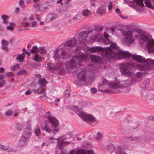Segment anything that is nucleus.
I'll return each instance as SVG.
<instances>
[{
  "label": "nucleus",
  "mask_w": 154,
  "mask_h": 154,
  "mask_svg": "<svg viewBox=\"0 0 154 154\" xmlns=\"http://www.w3.org/2000/svg\"><path fill=\"white\" fill-rule=\"evenodd\" d=\"M116 44L111 43L109 47L107 48L99 46L93 47H87L86 50L92 53L100 52L101 55L105 58L109 59H117L120 58H131L133 60L138 63H144L143 66H140V69L143 71L148 70L153 67V60L149 59L146 60L143 57L137 54H132L126 51H123L119 49Z\"/></svg>",
  "instance_id": "1"
},
{
  "label": "nucleus",
  "mask_w": 154,
  "mask_h": 154,
  "mask_svg": "<svg viewBox=\"0 0 154 154\" xmlns=\"http://www.w3.org/2000/svg\"><path fill=\"white\" fill-rule=\"evenodd\" d=\"M77 43L76 39L73 38L66 42L64 44L60 45L54 51L53 57L56 61H59L60 57L63 59L69 58L72 52L71 48L73 47Z\"/></svg>",
  "instance_id": "2"
},
{
  "label": "nucleus",
  "mask_w": 154,
  "mask_h": 154,
  "mask_svg": "<svg viewBox=\"0 0 154 154\" xmlns=\"http://www.w3.org/2000/svg\"><path fill=\"white\" fill-rule=\"evenodd\" d=\"M131 84V80L129 79L124 81H118L115 82L111 81L109 82L106 79L103 80L102 83L99 84V87L102 88H106V85L109 87L111 89H115L114 90L106 89L104 91V92L109 94H113L119 93L122 91L119 88H124L130 85Z\"/></svg>",
  "instance_id": "3"
},
{
  "label": "nucleus",
  "mask_w": 154,
  "mask_h": 154,
  "mask_svg": "<svg viewBox=\"0 0 154 154\" xmlns=\"http://www.w3.org/2000/svg\"><path fill=\"white\" fill-rule=\"evenodd\" d=\"M88 59V55L83 52H79L75 56L72 57V59L66 65V68L67 69H72L75 68L76 66L77 61L79 65L81 66L82 65L83 61L87 60Z\"/></svg>",
  "instance_id": "4"
},
{
  "label": "nucleus",
  "mask_w": 154,
  "mask_h": 154,
  "mask_svg": "<svg viewBox=\"0 0 154 154\" xmlns=\"http://www.w3.org/2000/svg\"><path fill=\"white\" fill-rule=\"evenodd\" d=\"M47 118L48 122L51 124V128H53V129H50L47 123H45V126L42 128V130L45 131L47 132H49L51 131H55V133H53L54 135L56 133L58 132L59 131V129L57 128H56V127L58 125L59 122L56 118L50 116H48Z\"/></svg>",
  "instance_id": "5"
},
{
  "label": "nucleus",
  "mask_w": 154,
  "mask_h": 154,
  "mask_svg": "<svg viewBox=\"0 0 154 154\" xmlns=\"http://www.w3.org/2000/svg\"><path fill=\"white\" fill-rule=\"evenodd\" d=\"M133 66V64L131 63H123L120 64V70L125 76H130L133 75L131 70Z\"/></svg>",
  "instance_id": "6"
},
{
  "label": "nucleus",
  "mask_w": 154,
  "mask_h": 154,
  "mask_svg": "<svg viewBox=\"0 0 154 154\" xmlns=\"http://www.w3.org/2000/svg\"><path fill=\"white\" fill-rule=\"evenodd\" d=\"M140 38L143 41L147 42L146 47L148 49L149 52L151 53L154 51V40H149L148 36L144 34H141Z\"/></svg>",
  "instance_id": "7"
},
{
  "label": "nucleus",
  "mask_w": 154,
  "mask_h": 154,
  "mask_svg": "<svg viewBox=\"0 0 154 154\" xmlns=\"http://www.w3.org/2000/svg\"><path fill=\"white\" fill-rule=\"evenodd\" d=\"M123 1L125 3L127 4L133 9H136L137 6L140 7L144 6L143 3V0H133L132 1H130L129 0H123Z\"/></svg>",
  "instance_id": "8"
},
{
  "label": "nucleus",
  "mask_w": 154,
  "mask_h": 154,
  "mask_svg": "<svg viewBox=\"0 0 154 154\" xmlns=\"http://www.w3.org/2000/svg\"><path fill=\"white\" fill-rule=\"evenodd\" d=\"M121 31H122V34L124 36H125L123 42L124 44L127 45H129L133 42L134 40L132 38V33L131 31L126 30L122 31V29H121Z\"/></svg>",
  "instance_id": "9"
},
{
  "label": "nucleus",
  "mask_w": 154,
  "mask_h": 154,
  "mask_svg": "<svg viewBox=\"0 0 154 154\" xmlns=\"http://www.w3.org/2000/svg\"><path fill=\"white\" fill-rule=\"evenodd\" d=\"M79 116L85 121L91 125H94L93 123L97 122L96 119L91 115L81 112L79 113Z\"/></svg>",
  "instance_id": "10"
},
{
  "label": "nucleus",
  "mask_w": 154,
  "mask_h": 154,
  "mask_svg": "<svg viewBox=\"0 0 154 154\" xmlns=\"http://www.w3.org/2000/svg\"><path fill=\"white\" fill-rule=\"evenodd\" d=\"M90 32L87 30H84L79 34V36L78 37V39L80 44L84 43L85 42L86 38Z\"/></svg>",
  "instance_id": "11"
},
{
  "label": "nucleus",
  "mask_w": 154,
  "mask_h": 154,
  "mask_svg": "<svg viewBox=\"0 0 154 154\" xmlns=\"http://www.w3.org/2000/svg\"><path fill=\"white\" fill-rule=\"evenodd\" d=\"M31 135V128L29 127H27L25 128L21 136L27 140L29 139Z\"/></svg>",
  "instance_id": "12"
},
{
  "label": "nucleus",
  "mask_w": 154,
  "mask_h": 154,
  "mask_svg": "<svg viewBox=\"0 0 154 154\" xmlns=\"http://www.w3.org/2000/svg\"><path fill=\"white\" fill-rule=\"evenodd\" d=\"M144 137L140 136L135 137L131 136L128 138V140H130L133 143H136L139 142L143 140Z\"/></svg>",
  "instance_id": "13"
},
{
  "label": "nucleus",
  "mask_w": 154,
  "mask_h": 154,
  "mask_svg": "<svg viewBox=\"0 0 154 154\" xmlns=\"http://www.w3.org/2000/svg\"><path fill=\"white\" fill-rule=\"evenodd\" d=\"M86 72L85 71H82L79 72L77 75V78L79 81H85L86 78Z\"/></svg>",
  "instance_id": "14"
},
{
  "label": "nucleus",
  "mask_w": 154,
  "mask_h": 154,
  "mask_svg": "<svg viewBox=\"0 0 154 154\" xmlns=\"http://www.w3.org/2000/svg\"><path fill=\"white\" fill-rule=\"evenodd\" d=\"M150 82L148 79H146L143 81L142 84L140 85V87L142 91L148 90V88L147 86L149 85Z\"/></svg>",
  "instance_id": "15"
},
{
  "label": "nucleus",
  "mask_w": 154,
  "mask_h": 154,
  "mask_svg": "<svg viewBox=\"0 0 154 154\" xmlns=\"http://www.w3.org/2000/svg\"><path fill=\"white\" fill-rule=\"evenodd\" d=\"M50 5L48 3H43L39 5L38 10L40 11H45L49 8Z\"/></svg>",
  "instance_id": "16"
},
{
  "label": "nucleus",
  "mask_w": 154,
  "mask_h": 154,
  "mask_svg": "<svg viewBox=\"0 0 154 154\" xmlns=\"http://www.w3.org/2000/svg\"><path fill=\"white\" fill-rule=\"evenodd\" d=\"M62 66V64H60L58 66V65H56V66L55 67L54 65L53 64L51 63L50 64L48 65V67L49 70L53 72L56 69H60V68H61Z\"/></svg>",
  "instance_id": "17"
},
{
  "label": "nucleus",
  "mask_w": 154,
  "mask_h": 154,
  "mask_svg": "<svg viewBox=\"0 0 154 154\" xmlns=\"http://www.w3.org/2000/svg\"><path fill=\"white\" fill-rule=\"evenodd\" d=\"M115 154H127L125 152L124 148L120 146H115Z\"/></svg>",
  "instance_id": "18"
},
{
  "label": "nucleus",
  "mask_w": 154,
  "mask_h": 154,
  "mask_svg": "<svg viewBox=\"0 0 154 154\" xmlns=\"http://www.w3.org/2000/svg\"><path fill=\"white\" fill-rule=\"evenodd\" d=\"M90 58L92 62L94 63H98L101 61V58L98 56L94 55H90Z\"/></svg>",
  "instance_id": "19"
},
{
  "label": "nucleus",
  "mask_w": 154,
  "mask_h": 154,
  "mask_svg": "<svg viewBox=\"0 0 154 154\" xmlns=\"http://www.w3.org/2000/svg\"><path fill=\"white\" fill-rule=\"evenodd\" d=\"M56 141L58 142V148L60 149H62L63 147V145L65 144L63 140L60 137H58L57 138L55 139Z\"/></svg>",
  "instance_id": "20"
},
{
  "label": "nucleus",
  "mask_w": 154,
  "mask_h": 154,
  "mask_svg": "<svg viewBox=\"0 0 154 154\" xmlns=\"http://www.w3.org/2000/svg\"><path fill=\"white\" fill-rule=\"evenodd\" d=\"M58 17L57 14H51L48 15L46 19L48 21H51L55 20Z\"/></svg>",
  "instance_id": "21"
},
{
  "label": "nucleus",
  "mask_w": 154,
  "mask_h": 154,
  "mask_svg": "<svg viewBox=\"0 0 154 154\" xmlns=\"http://www.w3.org/2000/svg\"><path fill=\"white\" fill-rule=\"evenodd\" d=\"M85 71L86 72V75H87L88 78V80L90 82H91L92 79L94 77V72H93L88 71L86 70Z\"/></svg>",
  "instance_id": "22"
},
{
  "label": "nucleus",
  "mask_w": 154,
  "mask_h": 154,
  "mask_svg": "<svg viewBox=\"0 0 154 154\" xmlns=\"http://www.w3.org/2000/svg\"><path fill=\"white\" fill-rule=\"evenodd\" d=\"M144 0H143V3ZM151 0H144V4L146 6L149 8L153 9L154 8V4L152 3Z\"/></svg>",
  "instance_id": "23"
},
{
  "label": "nucleus",
  "mask_w": 154,
  "mask_h": 154,
  "mask_svg": "<svg viewBox=\"0 0 154 154\" xmlns=\"http://www.w3.org/2000/svg\"><path fill=\"white\" fill-rule=\"evenodd\" d=\"M25 55L24 53H22L18 55L16 58V60H18L19 62L22 63L25 60Z\"/></svg>",
  "instance_id": "24"
},
{
  "label": "nucleus",
  "mask_w": 154,
  "mask_h": 154,
  "mask_svg": "<svg viewBox=\"0 0 154 154\" xmlns=\"http://www.w3.org/2000/svg\"><path fill=\"white\" fill-rule=\"evenodd\" d=\"M144 72H138L136 73L135 75V79L137 81H140L143 75Z\"/></svg>",
  "instance_id": "25"
},
{
  "label": "nucleus",
  "mask_w": 154,
  "mask_h": 154,
  "mask_svg": "<svg viewBox=\"0 0 154 154\" xmlns=\"http://www.w3.org/2000/svg\"><path fill=\"white\" fill-rule=\"evenodd\" d=\"M1 18L2 20V23L3 24L7 25L9 24V22L8 19L9 18L8 16L6 15H2L1 16Z\"/></svg>",
  "instance_id": "26"
},
{
  "label": "nucleus",
  "mask_w": 154,
  "mask_h": 154,
  "mask_svg": "<svg viewBox=\"0 0 154 154\" xmlns=\"http://www.w3.org/2000/svg\"><path fill=\"white\" fill-rule=\"evenodd\" d=\"M8 43V42L6 41L5 40L2 41V50H5L6 51H8V48L7 46Z\"/></svg>",
  "instance_id": "27"
},
{
  "label": "nucleus",
  "mask_w": 154,
  "mask_h": 154,
  "mask_svg": "<svg viewBox=\"0 0 154 154\" xmlns=\"http://www.w3.org/2000/svg\"><path fill=\"white\" fill-rule=\"evenodd\" d=\"M115 146L113 144H109L107 146V148L108 151L109 153H111L114 151H115Z\"/></svg>",
  "instance_id": "28"
},
{
  "label": "nucleus",
  "mask_w": 154,
  "mask_h": 154,
  "mask_svg": "<svg viewBox=\"0 0 154 154\" xmlns=\"http://www.w3.org/2000/svg\"><path fill=\"white\" fill-rule=\"evenodd\" d=\"M27 140L21 136L20 137V139L19 141L18 145L20 146H24L26 144Z\"/></svg>",
  "instance_id": "29"
},
{
  "label": "nucleus",
  "mask_w": 154,
  "mask_h": 154,
  "mask_svg": "<svg viewBox=\"0 0 154 154\" xmlns=\"http://www.w3.org/2000/svg\"><path fill=\"white\" fill-rule=\"evenodd\" d=\"M33 59L37 62H40L42 61V58L41 56L38 53H36L35 54V57Z\"/></svg>",
  "instance_id": "30"
},
{
  "label": "nucleus",
  "mask_w": 154,
  "mask_h": 154,
  "mask_svg": "<svg viewBox=\"0 0 154 154\" xmlns=\"http://www.w3.org/2000/svg\"><path fill=\"white\" fill-rule=\"evenodd\" d=\"M0 148L3 149L6 151L8 152H11L13 151V149L9 146H6L4 145H1L0 146Z\"/></svg>",
  "instance_id": "31"
},
{
  "label": "nucleus",
  "mask_w": 154,
  "mask_h": 154,
  "mask_svg": "<svg viewBox=\"0 0 154 154\" xmlns=\"http://www.w3.org/2000/svg\"><path fill=\"white\" fill-rule=\"evenodd\" d=\"M104 38L102 39L103 42V43L108 44L109 43V40L108 38V37L109 36V35L107 34H104Z\"/></svg>",
  "instance_id": "32"
},
{
  "label": "nucleus",
  "mask_w": 154,
  "mask_h": 154,
  "mask_svg": "<svg viewBox=\"0 0 154 154\" xmlns=\"http://www.w3.org/2000/svg\"><path fill=\"white\" fill-rule=\"evenodd\" d=\"M34 132L36 136H39L41 134V131L38 127H36L34 129Z\"/></svg>",
  "instance_id": "33"
},
{
  "label": "nucleus",
  "mask_w": 154,
  "mask_h": 154,
  "mask_svg": "<svg viewBox=\"0 0 154 154\" xmlns=\"http://www.w3.org/2000/svg\"><path fill=\"white\" fill-rule=\"evenodd\" d=\"M38 48L37 46L35 45L33 46L30 51V52L32 54H35L36 52H38Z\"/></svg>",
  "instance_id": "34"
},
{
  "label": "nucleus",
  "mask_w": 154,
  "mask_h": 154,
  "mask_svg": "<svg viewBox=\"0 0 154 154\" xmlns=\"http://www.w3.org/2000/svg\"><path fill=\"white\" fill-rule=\"evenodd\" d=\"M105 10L103 8L100 7L98 8L97 12L98 14L102 15L105 13Z\"/></svg>",
  "instance_id": "35"
},
{
  "label": "nucleus",
  "mask_w": 154,
  "mask_h": 154,
  "mask_svg": "<svg viewBox=\"0 0 154 154\" xmlns=\"http://www.w3.org/2000/svg\"><path fill=\"white\" fill-rule=\"evenodd\" d=\"M39 84L40 85H45L47 83L46 80L44 78L40 79L39 81Z\"/></svg>",
  "instance_id": "36"
},
{
  "label": "nucleus",
  "mask_w": 154,
  "mask_h": 154,
  "mask_svg": "<svg viewBox=\"0 0 154 154\" xmlns=\"http://www.w3.org/2000/svg\"><path fill=\"white\" fill-rule=\"evenodd\" d=\"M27 74V72L26 71L24 70V69H22L18 72H17V75H26Z\"/></svg>",
  "instance_id": "37"
},
{
  "label": "nucleus",
  "mask_w": 154,
  "mask_h": 154,
  "mask_svg": "<svg viewBox=\"0 0 154 154\" xmlns=\"http://www.w3.org/2000/svg\"><path fill=\"white\" fill-rule=\"evenodd\" d=\"M23 126L22 123H18L16 125L15 127L17 130L19 131L22 129Z\"/></svg>",
  "instance_id": "38"
},
{
  "label": "nucleus",
  "mask_w": 154,
  "mask_h": 154,
  "mask_svg": "<svg viewBox=\"0 0 154 154\" xmlns=\"http://www.w3.org/2000/svg\"><path fill=\"white\" fill-rule=\"evenodd\" d=\"M46 51L44 47H41L38 51V52L40 53L41 54H44L46 53Z\"/></svg>",
  "instance_id": "39"
},
{
  "label": "nucleus",
  "mask_w": 154,
  "mask_h": 154,
  "mask_svg": "<svg viewBox=\"0 0 154 154\" xmlns=\"http://www.w3.org/2000/svg\"><path fill=\"white\" fill-rule=\"evenodd\" d=\"M14 24V23H9V26H7L6 29L8 30L12 31L14 29L13 26Z\"/></svg>",
  "instance_id": "40"
},
{
  "label": "nucleus",
  "mask_w": 154,
  "mask_h": 154,
  "mask_svg": "<svg viewBox=\"0 0 154 154\" xmlns=\"http://www.w3.org/2000/svg\"><path fill=\"white\" fill-rule=\"evenodd\" d=\"M94 29L96 31L100 32L103 30V27L101 26H96L94 27Z\"/></svg>",
  "instance_id": "41"
},
{
  "label": "nucleus",
  "mask_w": 154,
  "mask_h": 154,
  "mask_svg": "<svg viewBox=\"0 0 154 154\" xmlns=\"http://www.w3.org/2000/svg\"><path fill=\"white\" fill-rule=\"evenodd\" d=\"M90 14V11L88 10H86L82 12V14L84 16L89 15Z\"/></svg>",
  "instance_id": "42"
},
{
  "label": "nucleus",
  "mask_w": 154,
  "mask_h": 154,
  "mask_svg": "<svg viewBox=\"0 0 154 154\" xmlns=\"http://www.w3.org/2000/svg\"><path fill=\"white\" fill-rule=\"evenodd\" d=\"M70 90H66L64 93V96L66 98L69 97L70 95Z\"/></svg>",
  "instance_id": "43"
},
{
  "label": "nucleus",
  "mask_w": 154,
  "mask_h": 154,
  "mask_svg": "<svg viewBox=\"0 0 154 154\" xmlns=\"http://www.w3.org/2000/svg\"><path fill=\"white\" fill-rule=\"evenodd\" d=\"M42 89L41 88H40L34 91V92L35 94H39L42 93Z\"/></svg>",
  "instance_id": "44"
},
{
  "label": "nucleus",
  "mask_w": 154,
  "mask_h": 154,
  "mask_svg": "<svg viewBox=\"0 0 154 154\" xmlns=\"http://www.w3.org/2000/svg\"><path fill=\"white\" fill-rule=\"evenodd\" d=\"M116 13H117V14H119L122 18L123 19H126L128 18V17L127 16L124 17L122 15H121L120 14L121 11L119 8H117L116 9Z\"/></svg>",
  "instance_id": "45"
},
{
  "label": "nucleus",
  "mask_w": 154,
  "mask_h": 154,
  "mask_svg": "<svg viewBox=\"0 0 154 154\" xmlns=\"http://www.w3.org/2000/svg\"><path fill=\"white\" fill-rule=\"evenodd\" d=\"M102 137V134L99 132H98L97 133V136H96L95 138L96 140H98Z\"/></svg>",
  "instance_id": "46"
},
{
  "label": "nucleus",
  "mask_w": 154,
  "mask_h": 154,
  "mask_svg": "<svg viewBox=\"0 0 154 154\" xmlns=\"http://www.w3.org/2000/svg\"><path fill=\"white\" fill-rule=\"evenodd\" d=\"M13 111L11 109H10L6 112L5 113V115L7 116H10L13 113Z\"/></svg>",
  "instance_id": "47"
},
{
  "label": "nucleus",
  "mask_w": 154,
  "mask_h": 154,
  "mask_svg": "<svg viewBox=\"0 0 154 154\" xmlns=\"http://www.w3.org/2000/svg\"><path fill=\"white\" fill-rule=\"evenodd\" d=\"M19 68L20 65L18 64H17L12 67L11 68V70L12 71H14L16 69H19Z\"/></svg>",
  "instance_id": "48"
},
{
  "label": "nucleus",
  "mask_w": 154,
  "mask_h": 154,
  "mask_svg": "<svg viewBox=\"0 0 154 154\" xmlns=\"http://www.w3.org/2000/svg\"><path fill=\"white\" fill-rule=\"evenodd\" d=\"M19 5L22 8H25V6L24 4V1L23 0H20V1Z\"/></svg>",
  "instance_id": "49"
},
{
  "label": "nucleus",
  "mask_w": 154,
  "mask_h": 154,
  "mask_svg": "<svg viewBox=\"0 0 154 154\" xmlns=\"http://www.w3.org/2000/svg\"><path fill=\"white\" fill-rule=\"evenodd\" d=\"M55 140V139H54V137H51L49 138V142L50 143H55L54 140Z\"/></svg>",
  "instance_id": "50"
},
{
  "label": "nucleus",
  "mask_w": 154,
  "mask_h": 154,
  "mask_svg": "<svg viewBox=\"0 0 154 154\" xmlns=\"http://www.w3.org/2000/svg\"><path fill=\"white\" fill-rule=\"evenodd\" d=\"M108 8L109 10H110L112 9V2L110 1L109 3Z\"/></svg>",
  "instance_id": "51"
},
{
  "label": "nucleus",
  "mask_w": 154,
  "mask_h": 154,
  "mask_svg": "<svg viewBox=\"0 0 154 154\" xmlns=\"http://www.w3.org/2000/svg\"><path fill=\"white\" fill-rule=\"evenodd\" d=\"M91 91L92 93H95L97 92V90L96 88H93L91 89Z\"/></svg>",
  "instance_id": "52"
},
{
  "label": "nucleus",
  "mask_w": 154,
  "mask_h": 154,
  "mask_svg": "<svg viewBox=\"0 0 154 154\" xmlns=\"http://www.w3.org/2000/svg\"><path fill=\"white\" fill-rule=\"evenodd\" d=\"M14 74L10 72H8L7 74V76L8 77H10V76H14Z\"/></svg>",
  "instance_id": "53"
},
{
  "label": "nucleus",
  "mask_w": 154,
  "mask_h": 154,
  "mask_svg": "<svg viewBox=\"0 0 154 154\" xmlns=\"http://www.w3.org/2000/svg\"><path fill=\"white\" fill-rule=\"evenodd\" d=\"M5 84V82L4 80H2L0 82V87H2Z\"/></svg>",
  "instance_id": "54"
},
{
  "label": "nucleus",
  "mask_w": 154,
  "mask_h": 154,
  "mask_svg": "<svg viewBox=\"0 0 154 154\" xmlns=\"http://www.w3.org/2000/svg\"><path fill=\"white\" fill-rule=\"evenodd\" d=\"M31 93V91L30 89H28V90L26 92L25 94L26 95H29Z\"/></svg>",
  "instance_id": "55"
},
{
  "label": "nucleus",
  "mask_w": 154,
  "mask_h": 154,
  "mask_svg": "<svg viewBox=\"0 0 154 154\" xmlns=\"http://www.w3.org/2000/svg\"><path fill=\"white\" fill-rule=\"evenodd\" d=\"M22 25L24 27L26 26H30V24L29 23H23V24H22Z\"/></svg>",
  "instance_id": "56"
},
{
  "label": "nucleus",
  "mask_w": 154,
  "mask_h": 154,
  "mask_svg": "<svg viewBox=\"0 0 154 154\" xmlns=\"http://www.w3.org/2000/svg\"><path fill=\"white\" fill-rule=\"evenodd\" d=\"M36 22L35 21H33L32 23V25H31V26L32 27H34L36 25Z\"/></svg>",
  "instance_id": "57"
},
{
  "label": "nucleus",
  "mask_w": 154,
  "mask_h": 154,
  "mask_svg": "<svg viewBox=\"0 0 154 154\" xmlns=\"http://www.w3.org/2000/svg\"><path fill=\"white\" fill-rule=\"evenodd\" d=\"M39 4H35L33 5V7L35 9H37L39 8Z\"/></svg>",
  "instance_id": "58"
},
{
  "label": "nucleus",
  "mask_w": 154,
  "mask_h": 154,
  "mask_svg": "<svg viewBox=\"0 0 154 154\" xmlns=\"http://www.w3.org/2000/svg\"><path fill=\"white\" fill-rule=\"evenodd\" d=\"M4 78V76L3 74H0V81L3 79Z\"/></svg>",
  "instance_id": "59"
},
{
  "label": "nucleus",
  "mask_w": 154,
  "mask_h": 154,
  "mask_svg": "<svg viewBox=\"0 0 154 154\" xmlns=\"http://www.w3.org/2000/svg\"><path fill=\"white\" fill-rule=\"evenodd\" d=\"M40 16L39 15L37 14L35 15L36 19L38 20H40Z\"/></svg>",
  "instance_id": "60"
},
{
  "label": "nucleus",
  "mask_w": 154,
  "mask_h": 154,
  "mask_svg": "<svg viewBox=\"0 0 154 154\" xmlns=\"http://www.w3.org/2000/svg\"><path fill=\"white\" fill-rule=\"evenodd\" d=\"M149 119L154 121V116H150L149 117Z\"/></svg>",
  "instance_id": "61"
},
{
  "label": "nucleus",
  "mask_w": 154,
  "mask_h": 154,
  "mask_svg": "<svg viewBox=\"0 0 154 154\" xmlns=\"http://www.w3.org/2000/svg\"><path fill=\"white\" fill-rule=\"evenodd\" d=\"M63 0H58L57 1V4H58L59 3H60L61 4V5H63V3L61 2V1H63Z\"/></svg>",
  "instance_id": "62"
},
{
  "label": "nucleus",
  "mask_w": 154,
  "mask_h": 154,
  "mask_svg": "<svg viewBox=\"0 0 154 154\" xmlns=\"http://www.w3.org/2000/svg\"><path fill=\"white\" fill-rule=\"evenodd\" d=\"M5 71V69L2 67L0 68V72H3Z\"/></svg>",
  "instance_id": "63"
},
{
  "label": "nucleus",
  "mask_w": 154,
  "mask_h": 154,
  "mask_svg": "<svg viewBox=\"0 0 154 154\" xmlns=\"http://www.w3.org/2000/svg\"><path fill=\"white\" fill-rule=\"evenodd\" d=\"M33 19V16L32 15L30 17L28 18V20H32Z\"/></svg>",
  "instance_id": "64"
}]
</instances>
